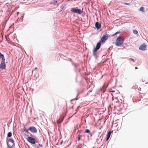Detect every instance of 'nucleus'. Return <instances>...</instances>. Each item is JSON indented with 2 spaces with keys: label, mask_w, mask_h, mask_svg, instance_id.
<instances>
[{
  "label": "nucleus",
  "mask_w": 148,
  "mask_h": 148,
  "mask_svg": "<svg viewBox=\"0 0 148 148\" xmlns=\"http://www.w3.org/2000/svg\"><path fill=\"white\" fill-rule=\"evenodd\" d=\"M108 86V85H107V86L106 87H106Z\"/></svg>",
  "instance_id": "nucleus-37"
},
{
  "label": "nucleus",
  "mask_w": 148,
  "mask_h": 148,
  "mask_svg": "<svg viewBox=\"0 0 148 148\" xmlns=\"http://www.w3.org/2000/svg\"><path fill=\"white\" fill-rule=\"evenodd\" d=\"M38 141L37 140L36 141V143H38Z\"/></svg>",
  "instance_id": "nucleus-33"
},
{
  "label": "nucleus",
  "mask_w": 148,
  "mask_h": 148,
  "mask_svg": "<svg viewBox=\"0 0 148 148\" xmlns=\"http://www.w3.org/2000/svg\"><path fill=\"white\" fill-rule=\"evenodd\" d=\"M88 92H89V91H88Z\"/></svg>",
  "instance_id": "nucleus-40"
},
{
  "label": "nucleus",
  "mask_w": 148,
  "mask_h": 148,
  "mask_svg": "<svg viewBox=\"0 0 148 148\" xmlns=\"http://www.w3.org/2000/svg\"><path fill=\"white\" fill-rule=\"evenodd\" d=\"M147 46L145 44H143L141 45L139 47V49L141 51H145L146 50Z\"/></svg>",
  "instance_id": "nucleus-8"
},
{
  "label": "nucleus",
  "mask_w": 148,
  "mask_h": 148,
  "mask_svg": "<svg viewBox=\"0 0 148 148\" xmlns=\"http://www.w3.org/2000/svg\"><path fill=\"white\" fill-rule=\"evenodd\" d=\"M30 136H32V134H30Z\"/></svg>",
  "instance_id": "nucleus-34"
},
{
  "label": "nucleus",
  "mask_w": 148,
  "mask_h": 148,
  "mask_svg": "<svg viewBox=\"0 0 148 148\" xmlns=\"http://www.w3.org/2000/svg\"><path fill=\"white\" fill-rule=\"evenodd\" d=\"M63 8H64V7H62V9H61V11L63 9Z\"/></svg>",
  "instance_id": "nucleus-31"
},
{
  "label": "nucleus",
  "mask_w": 148,
  "mask_h": 148,
  "mask_svg": "<svg viewBox=\"0 0 148 148\" xmlns=\"http://www.w3.org/2000/svg\"><path fill=\"white\" fill-rule=\"evenodd\" d=\"M120 33V31L117 32L116 33H115L114 34H113L112 35V36H114L115 35L118 34Z\"/></svg>",
  "instance_id": "nucleus-22"
},
{
  "label": "nucleus",
  "mask_w": 148,
  "mask_h": 148,
  "mask_svg": "<svg viewBox=\"0 0 148 148\" xmlns=\"http://www.w3.org/2000/svg\"><path fill=\"white\" fill-rule=\"evenodd\" d=\"M63 119H62V120H61L60 121V120H59L57 121L58 124H59L60 123L62 122L63 121Z\"/></svg>",
  "instance_id": "nucleus-20"
},
{
  "label": "nucleus",
  "mask_w": 148,
  "mask_h": 148,
  "mask_svg": "<svg viewBox=\"0 0 148 148\" xmlns=\"http://www.w3.org/2000/svg\"><path fill=\"white\" fill-rule=\"evenodd\" d=\"M38 145H39V146H40V147H43V146L41 144H38Z\"/></svg>",
  "instance_id": "nucleus-27"
},
{
  "label": "nucleus",
  "mask_w": 148,
  "mask_h": 148,
  "mask_svg": "<svg viewBox=\"0 0 148 148\" xmlns=\"http://www.w3.org/2000/svg\"><path fill=\"white\" fill-rule=\"evenodd\" d=\"M90 132V131L88 129H86L85 130V132L86 133H89Z\"/></svg>",
  "instance_id": "nucleus-19"
},
{
  "label": "nucleus",
  "mask_w": 148,
  "mask_h": 148,
  "mask_svg": "<svg viewBox=\"0 0 148 148\" xmlns=\"http://www.w3.org/2000/svg\"><path fill=\"white\" fill-rule=\"evenodd\" d=\"M97 51L95 49H94L93 51V56H95L96 58V59H97V56L96 55L95 52H97Z\"/></svg>",
  "instance_id": "nucleus-11"
},
{
  "label": "nucleus",
  "mask_w": 148,
  "mask_h": 148,
  "mask_svg": "<svg viewBox=\"0 0 148 148\" xmlns=\"http://www.w3.org/2000/svg\"><path fill=\"white\" fill-rule=\"evenodd\" d=\"M110 137L107 136L106 139V141H107L109 139Z\"/></svg>",
  "instance_id": "nucleus-23"
},
{
  "label": "nucleus",
  "mask_w": 148,
  "mask_h": 148,
  "mask_svg": "<svg viewBox=\"0 0 148 148\" xmlns=\"http://www.w3.org/2000/svg\"><path fill=\"white\" fill-rule=\"evenodd\" d=\"M111 92H115V91L114 90H112L111 91Z\"/></svg>",
  "instance_id": "nucleus-30"
},
{
  "label": "nucleus",
  "mask_w": 148,
  "mask_h": 148,
  "mask_svg": "<svg viewBox=\"0 0 148 148\" xmlns=\"http://www.w3.org/2000/svg\"><path fill=\"white\" fill-rule=\"evenodd\" d=\"M124 40V38L123 37L118 36L116 40V46H120L123 43Z\"/></svg>",
  "instance_id": "nucleus-1"
},
{
  "label": "nucleus",
  "mask_w": 148,
  "mask_h": 148,
  "mask_svg": "<svg viewBox=\"0 0 148 148\" xmlns=\"http://www.w3.org/2000/svg\"><path fill=\"white\" fill-rule=\"evenodd\" d=\"M29 130L32 133H36L37 132L36 128L34 126L30 127L29 128Z\"/></svg>",
  "instance_id": "nucleus-6"
},
{
  "label": "nucleus",
  "mask_w": 148,
  "mask_h": 148,
  "mask_svg": "<svg viewBox=\"0 0 148 148\" xmlns=\"http://www.w3.org/2000/svg\"><path fill=\"white\" fill-rule=\"evenodd\" d=\"M133 32L134 34H137L138 33V31L137 30H133Z\"/></svg>",
  "instance_id": "nucleus-21"
},
{
  "label": "nucleus",
  "mask_w": 148,
  "mask_h": 148,
  "mask_svg": "<svg viewBox=\"0 0 148 148\" xmlns=\"http://www.w3.org/2000/svg\"><path fill=\"white\" fill-rule=\"evenodd\" d=\"M100 134H101V133L100 132H99V133H98V137L99 138H100V137H101V135H100Z\"/></svg>",
  "instance_id": "nucleus-25"
},
{
  "label": "nucleus",
  "mask_w": 148,
  "mask_h": 148,
  "mask_svg": "<svg viewBox=\"0 0 148 148\" xmlns=\"http://www.w3.org/2000/svg\"><path fill=\"white\" fill-rule=\"evenodd\" d=\"M57 1L56 0H53L52 2L50 4H53V5H56V3H57Z\"/></svg>",
  "instance_id": "nucleus-14"
},
{
  "label": "nucleus",
  "mask_w": 148,
  "mask_h": 148,
  "mask_svg": "<svg viewBox=\"0 0 148 148\" xmlns=\"http://www.w3.org/2000/svg\"><path fill=\"white\" fill-rule=\"evenodd\" d=\"M100 89L101 90H102V88H101Z\"/></svg>",
  "instance_id": "nucleus-35"
},
{
  "label": "nucleus",
  "mask_w": 148,
  "mask_h": 148,
  "mask_svg": "<svg viewBox=\"0 0 148 148\" xmlns=\"http://www.w3.org/2000/svg\"><path fill=\"white\" fill-rule=\"evenodd\" d=\"M71 11L72 12L74 13H77L78 14H80L83 12V9L81 10L78 9L77 7L73 8H71Z\"/></svg>",
  "instance_id": "nucleus-2"
},
{
  "label": "nucleus",
  "mask_w": 148,
  "mask_h": 148,
  "mask_svg": "<svg viewBox=\"0 0 148 148\" xmlns=\"http://www.w3.org/2000/svg\"><path fill=\"white\" fill-rule=\"evenodd\" d=\"M131 60H132L133 62H134V60L132 58H131Z\"/></svg>",
  "instance_id": "nucleus-29"
},
{
  "label": "nucleus",
  "mask_w": 148,
  "mask_h": 148,
  "mask_svg": "<svg viewBox=\"0 0 148 148\" xmlns=\"http://www.w3.org/2000/svg\"><path fill=\"white\" fill-rule=\"evenodd\" d=\"M7 148H12V147L11 145H9V143H7Z\"/></svg>",
  "instance_id": "nucleus-18"
},
{
  "label": "nucleus",
  "mask_w": 148,
  "mask_h": 148,
  "mask_svg": "<svg viewBox=\"0 0 148 148\" xmlns=\"http://www.w3.org/2000/svg\"><path fill=\"white\" fill-rule=\"evenodd\" d=\"M10 142L11 143H12V144H11V146L12 147H13V146L14 145V140L12 138H10L8 140V138H6V143H8L9 142Z\"/></svg>",
  "instance_id": "nucleus-7"
},
{
  "label": "nucleus",
  "mask_w": 148,
  "mask_h": 148,
  "mask_svg": "<svg viewBox=\"0 0 148 148\" xmlns=\"http://www.w3.org/2000/svg\"><path fill=\"white\" fill-rule=\"evenodd\" d=\"M77 139H78V141L80 140V136H78V137Z\"/></svg>",
  "instance_id": "nucleus-26"
},
{
  "label": "nucleus",
  "mask_w": 148,
  "mask_h": 148,
  "mask_svg": "<svg viewBox=\"0 0 148 148\" xmlns=\"http://www.w3.org/2000/svg\"><path fill=\"white\" fill-rule=\"evenodd\" d=\"M112 132V131L110 130L108 131V133L107 136L110 137L111 134Z\"/></svg>",
  "instance_id": "nucleus-15"
},
{
  "label": "nucleus",
  "mask_w": 148,
  "mask_h": 148,
  "mask_svg": "<svg viewBox=\"0 0 148 148\" xmlns=\"http://www.w3.org/2000/svg\"><path fill=\"white\" fill-rule=\"evenodd\" d=\"M27 141L32 144H35L36 143L35 139L31 136H29L27 139Z\"/></svg>",
  "instance_id": "nucleus-3"
},
{
  "label": "nucleus",
  "mask_w": 148,
  "mask_h": 148,
  "mask_svg": "<svg viewBox=\"0 0 148 148\" xmlns=\"http://www.w3.org/2000/svg\"><path fill=\"white\" fill-rule=\"evenodd\" d=\"M123 4L124 5H130V3H123Z\"/></svg>",
  "instance_id": "nucleus-24"
},
{
  "label": "nucleus",
  "mask_w": 148,
  "mask_h": 148,
  "mask_svg": "<svg viewBox=\"0 0 148 148\" xmlns=\"http://www.w3.org/2000/svg\"><path fill=\"white\" fill-rule=\"evenodd\" d=\"M92 91H90L89 92H91Z\"/></svg>",
  "instance_id": "nucleus-38"
},
{
  "label": "nucleus",
  "mask_w": 148,
  "mask_h": 148,
  "mask_svg": "<svg viewBox=\"0 0 148 148\" xmlns=\"http://www.w3.org/2000/svg\"><path fill=\"white\" fill-rule=\"evenodd\" d=\"M139 10L140 11H142V12H145V11L144 10V8L143 7H141L140 8Z\"/></svg>",
  "instance_id": "nucleus-16"
},
{
  "label": "nucleus",
  "mask_w": 148,
  "mask_h": 148,
  "mask_svg": "<svg viewBox=\"0 0 148 148\" xmlns=\"http://www.w3.org/2000/svg\"><path fill=\"white\" fill-rule=\"evenodd\" d=\"M95 27L97 30L99 29L101 27V24L98 22H97L95 24Z\"/></svg>",
  "instance_id": "nucleus-10"
},
{
  "label": "nucleus",
  "mask_w": 148,
  "mask_h": 148,
  "mask_svg": "<svg viewBox=\"0 0 148 148\" xmlns=\"http://www.w3.org/2000/svg\"><path fill=\"white\" fill-rule=\"evenodd\" d=\"M12 135V132H9L7 134V138H10L11 137Z\"/></svg>",
  "instance_id": "nucleus-13"
},
{
  "label": "nucleus",
  "mask_w": 148,
  "mask_h": 148,
  "mask_svg": "<svg viewBox=\"0 0 148 148\" xmlns=\"http://www.w3.org/2000/svg\"><path fill=\"white\" fill-rule=\"evenodd\" d=\"M109 37L108 34H106L104 35L101 38V40H100V42L103 43L106 40H107L108 38Z\"/></svg>",
  "instance_id": "nucleus-4"
},
{
  "label": "nucleus",
  "mask_w": 148,
  "mask_h": 148,
  "mask_svg": "<svg viewBox=\"0 0 148 148\" xmlns=\"http://www.w3.org/2000/svg\"><path fill=\"white\" fill-rule=\"evenodd\" d=\"M101 43H102V42H100V41H99V42L97 43L96 47H95L94 49H95L97 51L98 50L100 47Z\"/></svg>",
  "instance_id": "nucleus-9"
},
{
  "label": "nucleus",
  "mask_w": 148,
  "mask_h": 148,
  "mask_svg": "<svg viewBox=\"0 0 148 148\" xmlns=\"http://www.w3.org/2000/svg\"><path fill=\"white\" fill-rule=\"evenodd\" d=\"M88 92H89V91H88Z\"/></svg>",
  "instance_id": "nucleus-39"
},
{
  "label": "nucleus",
  "mask_w": 148,
  "mask_h": 148,
  "mask_svg": "<svg viewBox=\"0 0 148 148\" xmlns=\"http://www.w3.org/2000/svg\"><path fill=\"white\" fill-rule=\"evenodd\" d=\"M5 59L2 60L0 64V69H4L5 68L6 64L5 62Z\"/></svg>",
  "instance_id": "nucleus-5"
},
{
  "label": "nucleus",
  "mask_w": 148,
  "mask_h": 148,
  "mask_svg": "<svg viewBox=\"0 0 148 148\" xmlns=\"http://www.w3.org/2000/svg\"><path fill=\"white\" fill-rule=\"evenodd\" d=\"M135 69H138V68H137V67H135Z\"/></svg>",
  "instance_id": "nucleus-32"
},
{
  "label": "nucleus",
  "mask_w": 148,
  "mask_h": 148,
  "mask_svg": "<svg viewBox=\"0 0 148 148\" xmlns=\"http://www.w3.org/2000/svg\"><path fill=\"white\" fill-rule=\"evenodd\" d=\"M0 59H1L2 60L5 59L4 56L0 52Z\"/></svg>",
  "instance_id": "nucleus-12"
},
{
  "label": "nucleus",
  "mask_w": 148,
  "mask_h": 148,
  "mask_svg": "<svg viewBox=\"0 0 148 148\" xmlns=\"http://www.w3.org/2000/svg\"><path fill=\"white\" fill-rule=\"evenodd\" d=\"M17 14H18V13H19V12H17Z\"/></svg>",
  "instance_id": "nucleus-36"
},
{
  "label": "nucleus",
  "mask_w": 148,
  "mask_h": 148,
  "mask_svg": "<svg viewBox=\"0 0 148 148\" xmlns=\"http://www.w3.org/2000/svg\"><path fill=\"white\" fill-rule=\"evenodd\" d=\"M37 69V68H34V69H33V70L34 71H35L36 70V69Z\"/></svg>",
  "instance_id": "nucleus-28"
},
{
  "label": "nucleus",
  "mask_w": 148,
  "mask_h": 148,
  "mask_svg": "<svg viewBox=\"0 0 148 148\" xmlns=\"http://www.w3.org/2000/svg\"><path fill=\"white\" fill-rule=\"evenodd\" d=\"M29 130V128L28 129H25L24 130V131L27 133H29L28 132Z\"/></svg>",
  "instance_id": "nucleus-17"
}]
</instances>
